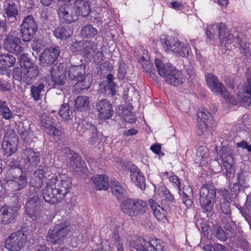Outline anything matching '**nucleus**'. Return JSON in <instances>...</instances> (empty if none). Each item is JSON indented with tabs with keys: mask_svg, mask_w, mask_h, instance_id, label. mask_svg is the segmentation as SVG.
Returning <instances> with one entry per match:
<instances>
[{
	"mask_svg": "<svg viewBox=\"0 0 251 251\" xmlns=\"http://www.w3.org/2000/svg\"><path fill=\"white\" fill-rule=\"evenodd\" d=\"M72 186L71 178L66 174H59L49 179L43 191L45 201L54 204L60 202L69 193Z\"/></svg>",
	"mask_w": 251,
	"mask_h": 251,
	"instance_id": "f257e3e1",
	"label": "nucleus"
},
{
	"mask_svg": "<svg viewBox=\"0 0 251 251\" xmlns=\"http://www.w3.org/2000/svg\"><path fill=\"white\" fill-rule=\"evenodd\" d=\"M25 210L28 217L37 223L44 224L48 220V216L44 213L43 201L37 196L29 199L26 203Z\"/></svg>",
	"mask_w": 251,
	"mask_h": 251,
	"instance_id": "f03ea898",
	"label": "nucleus"
},
{
	"mask_svg": "<svg viewBox=\"0 0 251 251\" xmlns=\"http://www.w3.org/2000/svg\"><path fill=\"white\" fill-rule=\"evenodd\" d=\"M160 41L165 50L168 53H175L178 56L185 57L190 51L188 44L182 43L173 37L162 35Z\"/></svg>",
	"mask_w": 251,
	"mask_h": 251,
	"instance_id": "7ed1b4c3",
	"label": "nucleus"
},
{
	"mask_svg": "<svg viewBox=\"0 0 251 251\" xmlns=\"http://www.w3.org/2000/svg\"><path fill=\"white\" fill-rule=\"evenodd\" d=\"M71 225L67 220L58 221L54 227L48 231L47 240L51 244L60 243L67 237L71 231Z\"/></svg>",
	"mask_w": 251,
	"mask_h": 251,
	"instance_id": "20e7f679",
	"label": "nucleus"
},
{
	"mask_svg": "<svg viewBox=\"0 0 251 251\" xmlns=\"http://www.w3.org/2000/svg\"><path fill=\"white\" fill-rule=\"evenodd\" d=\"M206 35L207 38L211 39L219 38L221 46L225 47L226 49L229 48L228 42L233 38V35L226 31V25L222 23L208 26Z\"/></svg>",
	"mask_w": 251,
	"mask_h": 251,
	"instance_id": "39448f33",
	"label": "nucleus"
},
{
	"mask_svg": "<svg viewBox=\"0 0 251 251\" xmlns=\"http://www.w3.org/2000/svg\"><path fill=\"white\" fill-rule=\"evenodd\" d=\"M133 247L140 251H167V246L164 242L156 238H151L146 241L143 238H138Z\"/></svg>",
	"mask_w": 251,
	"mask_h": 251,
	"instance_id": "423d86ee",
	"label": "nucleus"
},
{
	"mask_svg": "<svg viewBox=\"0 0 251 251\" xmlns=\"http://www.w3.org/2000/svg\"><path fill=\"white\" fill-rule=\"evenodd\" d=\"M216 189L211 186L204 185L200 190V202L201 206L206 211L210 212L215 201Z\"/></svg>",
	"mask_w": 251,
	"mask_h": 251,
	"instance_id": "0eeeda50",
	"label": "nucleus"
},
{
	"mask_svg": "<svg viewBox=\"0 0 251 251\" xmlns=\"http://www.w3.org/2000/svg\"><path fill=\"white\" fill-rule=\"evenodd\" d=\"M50 74L47 79L49 86L55 88L65 83V68L62 64L53 65Z\"/></svg>",
	"mask_w": 251,
	"mask_h": 251,
	"instance_id": "6e6552de",
	"label": "nucleus"
},
{
	"mask_svg": "<svg viewBox=\"0 0 251 251\" xmlns=\"http://www.w3.org/2000/svg\"><path fill=\"white\" fill-rule=\"evenodd\" d=\"M18 144V137L15 131L7 128L3 137L2 149L3 153L7 156H10L17 151Z\"/></svg>",
	"mask_w": 251,
	"mask_h": 251,
	"instance_id": "1a4fd4ad",
	"label": "nucleus"
},
{
	"mask_svg": "<svg viewBox=\"0 0 251 251\" xmlns=\"http://www.w3.org/2000/svg\"><path fill=\"white\" fill-rule=\"evenodd\" d=\"M26 236L21 232H14L7 238L5 248L9 251H20L26 244Z\"/></svg>",
	"mask_w": 251,
	"mask_h": 251,
	"instance_id": "9d476101",
	"label": "nucleus"
},
{
	"mask_svg": "<svg viewBox=\"0 0 251 251\" xmlns=\"http://www.w3.org/2000/svg\"><path fill=\"white\" fill-rule=\"evenodd\" d=\"M37 25L32 16L25 17L21 25V33L23 40L25 42L30 41L37 31Z\"/></svg>",
	"mask_w": 251,
	"mask_h": 251,
	"instance_id": "9b49d317",
	"label": "nucleus"
},
{
	"mask_svg": "<svg viewBox=\"0 0 251 251\" xmlns=\"http://www.w3.org/2000/svg\"><path fill=\"white\" fill-rule=\"evenodd\" d=\"M219 153L226 170V178L228 179L234 177L235 173V170L233 167L234 160L229 151L226 148L223 147L220 150Z\"/></svg>",
	"mask_w": 251,
	"mask_h": 251,
	"instance_id": "f8f14e48",
	"label": "nucleus"
},
{
	"mask_svg": "<svg viewBox=\"0 0 251 251\" xmlns=\"http://www.w3.org/2000/svg\"><path fill=\"white\" fill-rule=\"evenodd\" d=\"M197 121L201 133L211 128L214 124L212 116L206 109H202L198 112Z\"/></svg>",
	"mask_w": 251,
	"mask_h": 251,
	"instance_id": "ddd939ff",
	"label": "nucleus"
},
{
	"mask_svg": "<svg viewBox=\"0 0 251 251\" xmlns=\"http://www.w3.org/2000/svg\"><path fill=\"white\" fill-rule=\"evenodd\" d=\"M205 79L208 87L214 93L221 94L223 98L228 96V92L215 75L212 74H206Z\"/></svg>",
	"mask_w": 251,
	"mask_h": 251,
	"instance_id": "4468645a",
	"label": "nucleus"
},
{
	"mask_svg": "<svg viewBox=\"0 0 251 251\" xmlns=\"http://www.w3.org/2000/svg\"><path fill=\"white\" fill-rule=\"evenodd\" d=\"M20 44L21 40L19 37L9 34L4 43V47L5 50L9 52L17 55L23 52L24 48Z\"/></svg>",
	"mask_w": 251,
	"mask_h": 251,
	"instance_id": "2eb2a0df",
	"label": "nucleus"
},
{
	"mask_svg": "<svg viewBox=\"0 0 251 251\" xmlns=\"http://www.w3.org/2000/svg\"><path fill=\"white\" fill-rule=\"evenodd\" d=\"M59 54V50L58 48L45 50L39 57L40 64L44 66H49L55 61Z\"/></svg>",
	"mask_w": 251,
	"mask_h": 251,
	"instance_id": "dca6fc26",
	"label": "nucleus"
},
{
	"mask_svg": "<svg viewBox=\"0 0 251 251\" xmlns=\"http://www.w3.org/2000/svg\"><path fill=\"white\" fill-rule=\"evenodd\" d=\"M96 108L101 119H108L114 113L113 106L107 99H103L99 100L96 104Z\"/></svg>",
	"mask_w": 251,
	"mask_h": 251,
	"instance_id": "f3484780",
	"label": "nucleus"
},
{
	"mask_svg": "<svg viewBox=\"0 0 251 251\" xmlns=\"http://www.w3.org/2000/svg\"><path fill=\"white\" fill-rule=\"evenodd\" d=\"M56 117H52L49 116L43 115L41 117V124L44 128L46 133L49 135L58 136L60 131L56 128L55 124Z\"/></svg>",
	"mask_w": 251,
	"mask_h": 251,
	"instance_id": "a211bd4d",
	"label": "nucleus"
},
{
	"mask_svg": "<svg viewBox=\"0 0 251 251\" xmlns=\"http://www.w3.org/2000/svg\"><path fill=\"white\" fill-rule=\"evenodd\" d=\"M83 126H84V128L91 134V137L89 139V143L91 145L95 144L98 140L96 127L92 123H88L86 121H82L77 124V131L80 133L84 132L85 129H83Z\"/></svg>",
	"mask_w": 251,
	"mask_h": 251,
	"instance_id": "6ab92c4d",
	"label": "nucleus"
},
{
	"mask_svg": "<svg viewBox=\"0 0 251 251\" xmlns=\"http://www.w3.org/2000/svg\"><path fill=\"white\" fill-rule=\"evenodd\" d=\"M16 207L5 206L0 209V221L4 225L13 222L18 215Z\"/></svg>",
	"mask_w": 251,
	"mask_h": 251,
	"instance_id": "aec40b11",
	"label": "nucleus"
},
{
	"mask_svg": "<svg viewBox=\"0 0 251 251\" xmlns=\"http://www.w3.org/2000/svg\"><path fill=\"white\" fill-rule=\"evenodd\" d=\"M19 173L22 174L18 176H13L12 178L7 181V183L9 187L14 191H19L24 188L27 184V178L25 175H23L22 170L19 168H16Z\"/></svg>",
	"mask_w": 251,
	"mask_h": 251,
	"instance_id": "412c9836",
	"label": "nucleus"
},
{
	"mask_svg": "<svg viewBox=\"0 0 251 251\" xmlns=\"http://www.w3.org/2000/svg\"><path fill=\"white\" fill-rule=\"evenodd\" d=\"M57 14L60 21L70 24L77 20L76 15L73 13L71 8L66 5H61L57 10Z\"/></svg>",
	"mask_w": 251,
	"mask_h": 251,
	"instance_id": "4be33fe9",
	"label": "nucleus"
},
{
	"mask_svg": "<svg viewBox=\"0 0 251 251\" xmlns=\"http://www.w3.org/2000/svg\"><path fill=\"white\" fill-rule=\"evenodd\" d=\"M4 13L10 22H13L18 15V4L16 0H6L4 4Z\"/></svg>",
	"mask_w": 251,
	"mask_h": 251,
	"instance_id": "5701e85b",
	"label": "nucleus"
},
{
	"mask_svg": "<svg viewBox=\"0 0 251 251\" xmlns=\"http://www.w3.org/2000/svg\"><path fill=\"white\" fill-rule=\"evenodd\" d=\"M73 8L77 19L78 16L86 17L90 13V2L87 0H76Z\"/></svg>",
	"mask_w": 251,
	"mask_h": 251,
	"instance_id": "b1692460",
	"label": "nucleus"
},
{
	"mask_svg": "<svg viewBox=\"0 0 251 251\" xmlns=\"http://www.w3.org/2000/svg\"><path fill=\"white\" fill-rule=\"evenodd\" d=\"M22 156L25 162L29 164L28 166H36L40 163V152H35L30 148L24 150Z\"/></svg>",
	"mask_w": 251,
	"mask_h": 251,
	"instance_id": "393cba45",
	"label": "nucleus"
},
{
	"mask_svg": "<svg viewBox=\"0 0 251 251\" xmlns=\"http://www.w3.org/2000/svg\"><path fill=\"white\" fill-rule=\"evenodd\" d=\"M129 170L131 181L142 190L145 189L146 188L145 179L142 173L134 165H132Z\"/></svg>",
	"mask_w": 251,
	"mask_h": 251,
	"instance_id": "a878e982",
	"label": "nucleus"
},
{
	"mask_svg": "<svg viewBox=\"0 0 251 251\" xmlns=\"http://www.w3.org/2000/svg\"><path fill=\"white\" fill-rule=\"evenodd\" d=\"M232 43L233 46H236L239 45L240 51L241 53L243 54L247 58H249L251 56V53L250 50V43L246 40L241 39L240 37H233L232 40H230L228 44L229 46L228 50H231L232 47L230 46L231 44Z\"/></svg>",
	"mask_w": 251,
	"mask_h": 251,
	"instance_id": "bb28decb",
	"label": "nucleus"
},
{
	"mask_svg": "<svg viewBox=\"0 0 251 251\" xmlns=\"http://www.w3.org/2000/svg\"><path fill=\"white\" fill-rule=\"evenodd\" d=\"M185 78L182 72L174 67L166 76V81L173 86H178L183 84Z\"/></svg>",
	"mask_w": 251,
	"mask_h": 251,
	"instance_id": "cd10ccee",
	"label": "nucleus"
},
{
	"mask_svg": "<svg viewBox=\"0 0 251 251\" xmlns=\"http://www.w3.org/2000/svg\"><path fill=\"white\" fill-rule=\"evenodd\" d=\"M93 81L92 75L90 74H86L75 84L73 87V91L76 93H80L82 91L89 89Z\"/></svg>",
	"mask_w": 251,
	"mask_h": 251,
	"instance_id": "c85d7f7f",
	"label": "nucleus"
},
{
	"mask_svg": "<svg viewBox=\"0 0 251 251\" xmlns=\"http://www.w3.org/2000/svg\"><path fill=\"white\" fill-rule=\"evenodd\" d=\"M26 69L24 71L23 82L29 85L36 79L39 73V70L37 65H34Z\"/></svg>",
	"mask_w": 251,
	"mask_h": 251,
	"instance_id": "c756f323",
	"label": "nucleus"
},
{
	"mask_svg": "<svg viewBox=\"0 0 251 251\" xmlns=\"http://www.w3.org/2000/svg\"><path fill=\"white\" fill-rule=\"evenodd\" d=\"M91 180L97 190H107L109 187L108 178L104 175H95L92 177Z\"/></svg>",
	"mask_w": 251,
	"mask_h": 251,
	"instance_id": "7c9ffc66",
	"label": "nucleus"
},
{
	"mask_svg": "<svg viewBox=\"0 0 251 251\" xmlns=\"http://www.w3.org/2000/svg\"><path fill=\"white\" fill-rule=\"evenodd\" d=\"M90 99L86 96H80L76 97L75 100V107L77 111L83 112L89 110Z\"/></svg>",
	"mask_w": 251,
	"mask_h": 251,
	"instance_id": "2f4dec72",
	"label": "nucleus"
},
{
	"mask_svg": "<svg viewBox=\"0 0 251 251\" xmlns=\"http://www.w3.org/2000/svg\"><path fill=\"white\" fill-rule=\"evenodd\" d=\"M85 65L83 63L79 65H71L69 68V76L72 80H77L83 77L85 73Z\"/></svg>",
	"mask_w": 251,
	"mask_h": 251,
	"instance_id": "473e14b6",
	"label": "nucleus"
},
{
	"mask_svg": "<svg viewBox=\"0 0 251 251\" xmlns=\"http://www.w3.org/2000/svg\"><path fill=\"white\" fill-rule=\"evenodd\" d=\"M23 126L24 130L21 134V138L25 143L29 144L33 141L35 136L31 130V125L29 122L23 123Z\"/></svg>",
	"mask_w": 251,
	"mask_h": 251,
	"instance_id": "72a5a7b5",
	"label": "nucleus"
},
{
	"mask_svg": "<svg viewBox=\"0 0 251 251\" xmlns=\"http://www.w3.org/2000/svg\"><path fill=\"white\" fill-rule=\"evenodd\" d=\"M148 209L147 203L140 199L134 200V207L132 217H140Z\"/></svg>",
	"mask_w": 251,
	"mask_h": 251,
	"instance_id": "f704fd0d",
	"label": "nucleus"
},
{
	"mask_svg": "<svg viewBox=\"0 0 251 251\" xmlns=\"http://www.w3.org/2000/svg\"><path fill=\"white\" fill-rule=\"evenodd\" d=\"M154 64L159 75L165 77L168 76V74L171 72V70L174 67L170 64H164L159 59H155Z\"/></svg>",
	"mask_w": 251,
	"mask_h": 251,
	"instance_id": "c9c22d12",
	"label": "nucleus"
},
{
	"mask_svg": "<svg viewBox=\"0 0 251 251\" xmlns=\"http://www.w3.org/2000/svg\"><path fill=\"white\" fill-rule=\"evenodd\" d=\"M73 34V30L71 27L68 26H59L55 28L53 32L54 36L58 39L62 40H66L69 38Z\"/></svg>",
	"mask_w": 251,
	"mask_h": 251,
	"instance_id": "e433bc0d",
	"label": "nucleus"
},
{
	"mask_svg": "<svg viewBox=\"0 0 251 251\" xmlns=\"http://www.w3.org/2000/svg\"><path fill=\"white\" fill-rule=\"evenodd\" d=\"M111 189L112 194L118 200H121L126 196V191L124 186L117 181H114L111 183Z\"/></svg>",
	"mask_w": 251,
	"mask_h": 251,
	"instance_id": "4c0bfd02",
	"label": "nucleus"
},
{
	"mask_svg": "<svg viewBox=\"0 0 251 251\" xmlns=\"http://www.w3.org/2000/svg\"><path fill=\"white\" fill-rule=\"evenodd\" d=\"M149 203L154 216L158 220H162L166 216V211L153 200H150Z\"/></svg>",
	"mask_w": 251,
	"mask_h": 251,
	"instance_id": "58836bf2",
	"label": "nucleus"
},
{
	"mask_svg": "<svg viewBox=\"0 0 251 251\" xmlns=\"http://www.w3.org/2000/svg\"><path fill=\"white\" fill-rule=\"evenodd\" d=\"M134 200L127 199L121 203V209L123 213L129 217H132L134 207Z\"/></svg>",
	"mask_w": 251,
	"mask_h": 251,
	"instance_id": "ea45409f",
	"label": "nucleus"
},
{
	"mask_svg": "<svg viewBox=\"0 0 251 251\" xmlns=\"http://www.w3.org/2000/svg\"><path fill=\"white\" fill-rule=\"evenodd\" d=\"M114 76L112 74H109L106 76L107 84L104 86V92L106 95L114 96L116 94V84L114 82Z\"/></svg>",
	"mask_w": 251,
	"mask_h": 251,
	"instance_id": "a19ab883",
	"label": "nucleus"
},
{
	"mask_svg": "<svg viewBox=\"0 0 251 251\" xmlns=\"http://www.w3.org/2000/svg\"><path fill=\"white\" fill-rule=\"evenodd\" d=\"M98 34L96 28L91 25H87L83 27L81 30V36L83 38H93Z\"/></svg>",
	"mask_w": 251,
	"mask_h": 251,
	"instance_id": "79ce46f5",
	"label": "nucleus"
},
{
	"mask_svg": "<svg viewBox=\"0 0 251 251\" xmlns=\"http://www.w3.org/2000/svg\"><path fill=\"white\" fill-rule=\"evenodd\" d=\"M45 88L44 84L40 83L33 85L30 87V96L35 101H38L40 99L41 93Z\"/></svg>",
	"mask_w": 251,
	"mask_h": 251,
	"instance_id": "37998d69",
	"label": "nucleus"
},
{
	"mask_svg": "<svg viewBox=\"0 0 251 251\" xmlns=\"http://www.w3.org/2000/svg\"><path fill=\"white\" fill-rule=\"evenodd\" d=\"M0 112L5 120H10L13 117L12 112L8 106L6 102L0 100Z\"/></svg>",
	"mask_w": 251,
	"mask_h": 251,
	"instance_id": "c03bdc74",
	"label": "nucleus"
},
{
	"mask_svg": "<svg viewBox=\"0 0 251 251\" xmlns=\"http://www.w3.org/2000/svg\"><path fill=\"white\" fill-rule=\"evenodd\" d=\"M0 62L3 66L11 67L15 65L16 59L10 54L6 53L1 54L0 55Z\"/></svg>",
	"mask_w": 251,
	"mask_h": 251,
	"instance_id": "a18cd8bd",
	"label": "nucleus"
},
{
	"mask_svg": "<svg viewBox=\"0 0 251 251\" xmlns=\"http://www.w3.org/2000/svg\"><path fill=\"white\" fill-rule=\"evenodd\" d=\"M209 153L208 149L204 146L200 147L197 151V159L200 164H203L204 162L208 157Z\"/></svg>",
	"mask_w": 251,
	"mask_h": 251,
	"instance_id": "49530a36",
	"label": "nucleus"
},
{
	"mask_svg": "<svg viewBox=\"0 0 251 251\" xmlns=\"http://www.w3.org/2000/svg\"><path fill=\"white\" fill-rule=\"evenodd\" d=\"M224 228L230 233L231 236H233L234 233V230L236 227L235 223L229 217L227 219H224L222 221Z\"/></svg>",
	"mask_w": 251,
	"mask_h": 251,
	"instance_id": "de8ad7c7",
	"label": "nucleus"
},
{
	"mask_svg": "<svg viewBox=\"0 0 251 251\" xmlns=\"http://www.w3.org/2000/svg\"><path fill=\"white\" fill-rule=\"evenodd\" d=\"M13 82L9 80L8 78H0V91L8 92L12 90L13 87Z\"/></svg>",
	"mask_w": 251,
	"mask_h": 251,
	"instance_id": "09e8293b",
	"label": "nucleus"
},
{
	"mask_svg": "<svg viewBox=\"0 0 251 251\" xmlns=\"http://www.w3.org/2000/svg\"><path fill=\"white\" fill-rule=\"evenodd\" d=\"M17 55L20 56L19 61L21 68L26 69L32 66V64L26 53H25L23 51L22 53Z\"/></svg>",
	"mask_w": 251,
	"mask_h": 251,
	"instance_id": "8fccbe9b",
	"label": "nucleus"
},
{
	"mask_svg": "<svg viewBox=\"0 0 251 251\" xmlns=\"http://www.w3.org/2000/svg\"><path fill=\"white\" fill-rule=\"evenodd\" d=\"M213 234L220 241L226 240L227 237L224 230L219 226H214L213 228Z\"/></svg>",
	"mask_w": 251,
	"mask_h": 251,
	"instance_id": "3c124183",
	"label": "nucleus"
},
{
	"mask_svg": "<svg viewBox=\"0 0 251 251\" xmlns=\"http://www.w3.org/2000/svg\"><path fill=\"white\" fill-rule=\"evenodd\" d=\"M70 113H72V112L70 110L69 105L67 103L62 104L59 112L60 116L67 120L70 118Z\"/></svg>",
	"mask_w": 251,
	"mask_h": 251,
	"instance_id": "603ef678",
	"label": "nucleus"
},
{
	"mask_svg": "<svg viewBox=\"0 0 251 251\" xmlns=\"http://www.w3.org/2000/svg\"><path fill=\"white\" fill-rule=\"evenodd\" d=\"M122 115L126 122L133 123L136 120L135 115L127 108L123 110Z\"/></svg>",
	"mask_w": 251,
	"mask_h": 251,
	"instance_id": "864d4df0",
	"label": "nucleus"
},
{
	"mask_svg": "<svg viewBox=\"0 0 251 251\" xmlns=\"http://www.w3.org/2000/svg\"><path fill=\"white\" fill-rule=\"evenodd\" d=\"M247 82L243 86V91L244 93L251 95V71L247 69L246 72Z\"/></svg>",
	"mask_w": 251,
	"mask_h": 251,
	"instance_id": "5fc2aeb1",
	"label": "nucleus"
},
{
	"mask_svg": "<svg viewBox=\"0 0 251 251\" xmlns=\"http://www.w3.org/2000/svg\"><path fill=\"white\" fill-rule=\"evenodd\" d=\"M220 209L224 214L229 215L231 214L230 202L227 200H221Z\"/></svg>",
	"mask_w": 251,
	"mask_h": 251,
	"instance_id": "6e6d98bb",
	"label": "nucleus"
},
{
	"mask_svg": "<svg viewBox=\"0 0 251 251\" xmlns=\"http://www.w3.org/2000/svg\"><path fill=\"white\" fill-rule=\"evenodd\" d=\"M83 42L84 43L83 51L86 55H89L91 52L93 51L96 45L93 42L83 40Z\"/></svg>",
	"mask_w": 251,
	"mask_h": 251,
	"instance_id": "4d7b16f0",
	"label": "nucleus"
},
{
	"mask_svg": "<svg viewBox=\"0 0 251 251\" xmlns=\"http://www.w3.org/2000/svg\"><path fill=\"white\" fill-rule=\"evenodd\" d=\"M71 157H69L70 159V165L73 167L79 168L84 163L80 161V158L76 154L71 155Z\"/></svg>",
	"mask_w": 251,
	"mask_h": 251,
	"instance_id": "13d9d810",
	"label": "nucleus"
},
{
	"mask_svg": "<svg viewBox=\"0 0 251 251\" xmlns=\"http://www.w3.org/2000/svg\"><path fill=\"white\" fill-rule=\"evenodd\" d=\"M24 71L21 68L17 67L13 70V77L17 80L23 82Z\"/></svg>",
	"mask_w": 251,
	"mask_h": 251,
	"instance_id": "bf43d9fd",
	"label": "nucleus"
},
{
	"mask_svg": "<svg viewBox=\"0 0 251 251\" xmlns=\"http://www.w3.org/2000/svg\"><path fill=\"white\" fill-rule=\"evenodd\" d=\"M101 9L100 7H98L96 10L91 11L90 9V16L91 20L93 21L97 20V21H100L101 19L100 12Z\"/></svg>",
	"mask_w": 251,
	"mask_h": 251,
	"instance_id": "052dcab7",
	"label": "nucleus"
},
{
	"mask_svg": "<svg viewBox=\"0 0 251 251\" xmlns=\"http://www.w3.org/2000/svg\"><path fill=\"white\" fill-rule=\"evenodd\" d=\"M83 40L75 42L71 46V49L74 52H79L83 51Z\"/></svg>",
	"mask_w": 251,
	"mask_h": 251,
	"instance_id": "680f3d73",
	"label": "nucleus"
},
{
	"mask_svg": "<svg viewBox=\"0 0 251 251\" xmlns=\"http://www.w3.org/2000/svg\"><path fill=\"white\" fill-rule=\"evenodd\" d=\"M113 238L114 239V244L117 248V250L118 251H123V245L121 242L119 235L115 233L113 236Z\"/></svg>",
	"mask_w": 251,
	"mask_h": 251,
	"instance_id": "e2e57ef3",
	"label": "nucleus"
},
{
	"mask_svg": "<svg viewBox=\"0 0 251 251\" xmlns=\"http://www.w3.org/2000/svg\"><path fill=\"white\" fill-rule=\"evenodd\" d=\"M170 180L172 182L173 186L176 187L178 192H179L181 191L180 182L178 177L176 175L171 176L170 177Z\"/></svg>",
	"mask_w": 251,
	"mask_h": 251,
	"instance_id": "0e129e2a",
	"label": "nucleus"
},
{
	"mask_svg": "<svg viewBox=\"0 0 251 251\" xmlns=\"http://www.w3.org/2000/svg\"><path fill=\"white\" fill-rule=\"evenodd\" d=\"M104 55L102 52L97 51L94 53V61L97 64L101 63L104 60Z\"/></svg>",
	"mask_w": 251,
	"mask_h": 251,
	"instance_id": "69168bd1",
	"label": "nucleus"
},
{
	"mask_svg": "<svg viewBox=\"0 0 251 251\" xmlns=\"http://www.w3.org/2000/svg\"><path fill=\"white\" fill-rule=\"evenodd\" d=\"M200 247L202 248L203 251H214V246L210 242L206 243L201 242L200 244Z\"/></svg>",
	"mask_w": 251,
	"mask_h": 251,
	"instance_id": "338daca9",
	"label": "nucleus"
},
{
	"mask_svg": "<svg viewBox=\"0 0 251 251\" xmlns=\"http://www.w3.org/2000/svg\"><path fill=\"white\" fill-rule=\"evenodd\" d=\"M182 200L183 204H185L187 208H189L190 206H191V205L193 204V201H192V200L185 193H184L182 197Z\"/></svg>",
	"mask_w": 251,
	"mask_h": 251,
	"instance_id": "774afa93",
	"label": "nucleus"
}]
</instances>
